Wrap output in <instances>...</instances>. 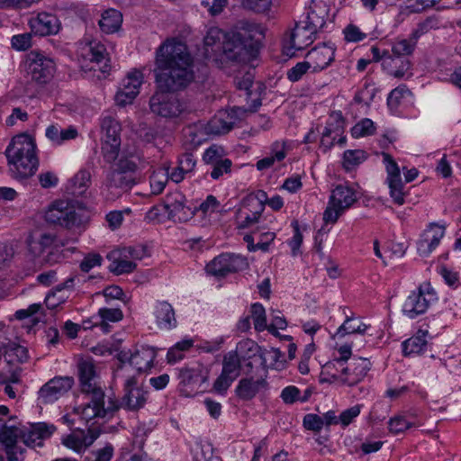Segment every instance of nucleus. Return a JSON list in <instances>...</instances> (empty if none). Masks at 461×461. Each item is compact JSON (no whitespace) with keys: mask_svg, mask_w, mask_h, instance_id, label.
I'll return each instance as SVG.
<instances>
[{"mask_svg":"<svg viewBox=\"0 0 461 461\" xmlns=\"http://www.w3.org/2000/svg\"><path fill=\"white\" fill-rule=\"evenodd\" d=\"M86 394L89 396V402L76 409L77 413L86 422L96 417H105L108 412H112L118 408L117 404L112 401L109 402L107 406L104 405V393L103 390Z\"/></svg>","mask_w":461,"mask_h":461,"instance_id":"15","label":"nucleus"},{"mask_svg":"<svg viewBox=\"0 0 461 461\" xmlns=\"http://www.w3.org/2000/svg\"><path fill=\"white\" fill-rule=\"evenodd\" d=\"M28 25L32 33L38 36L56 34L60 28V23L58 17L47 12L32 14L28 20Z\"/></svg>","mask_w":461,"mask_h":461,"instance_id":"20","label":"nucleus"},{"mask_svg":"<svg viewBox=\"0 0 461 461\" xmlns=\"http://www.w3.org/2000/svg\"><path fill=\"white\" fill-rule=\"evenodd\" d=\"M26 72L31 79L40 85L49 83L56 72L54 60L40 52H31L26 59Z\"/></svg>","mask_w":461,"mask_h":461,"instance_id":"7","label":"nucleus"},{"mask_svg":"<svg viewBox=\"0 0 461 461\" xmlns=\"http://www.w3.org/2000/svg\"><path fill=\"white\" fill-rule=\"evenodd\" d=\"M22 435V430L15 425H7L4 423L0 427V443L7 449L17 443L18 438Z\"/></svg>","mask_w":461,"mask_h":461,"instance_id":"46","label":"nucleus"},{"mask_svg":"<svg viewBox=\"0 0 461 461\" xmlns=\"http://www.w3.org/2000/svg\"><path fill=\"white\" fill-rule=\"evenodd\" d=\"M240 359L232 351L224 356L221 373L227 376L236 379L240 373Z\"/></svg>","mask_w":461,"mask_h":461,"instance_id":"49","label":"nucleus"},{"mask_svg":"<svg viewBox=\"0 0 461 461\" xmlns=\"http://www.w3.org/2000/svg\"><path fill=\"white\" fill-rule=\"evenodd\" d=\"M310 69L312 70V68L308 65L307 60L298 62L287 71L286 76L291 82H297L301 80Z\"/></svg>","mask_w":461,"mask_h":461,"instance_id":"63","label":"nucleus"},{"mask_svg":"<svg viewBox=\"0 0 461 461\" xmlns=\"http://www.w3.org/2000/svg\"><path fill=\"white\" fill-rule=\"evenodd\" d=\"M250 313L255 330L257 331H263L267 330V315L263 305L258 303H253L250 307Z\"/></svg>","mask_w":461,"mask_h":461,"instance_id":"53","label":"nucleus"},{"mask_svg":"<svg viewBox=\"0 0 461 461\" xmlns=\"http://www.w3.org/2000/svg\"><path fill=\"white\" fill-rule=\"evenodd\" d=\"M247 259L240 255L221 254L206 265V272L216 277H223L229 274L241 271L248 267Z\"/></svg>","mask_w":461,"mask_h":461,"instance_id":"14","label":"nucleus"},{"mask_svg":"<svg viewBox=\"0 0 461 461\" xmlns=\"http://www.w3.org/2000/svg\"><path fill=\"white\" fill-rule=\"evenodd\" d=\"M258 31V27L249 23L228 32L218 27L210 28L203 39L204 58L218 67L229 62L249 61L253 55V37Z\"/></svg>","mask_w":461,"mask_h":461,"instance_id":"2","label":"nucleus"},{"mask_svg":"<svg viewBox=\"0 0 461 461\" xmlns=\"http://www.w3.org/2000/svg\"><path fill=\"white\" fill-rule=\"evenodd\" d=\"M209 372L202 365L184 367L179 371V392L185 397H193L202 392V385L207 382Z\"/></svg>","mask_w":461,"mask_h":461,"instance_id":"9","label":"nucleus"},{"mask_svg":"<svg viewBox=\"0 0 461 461\" xmlns=\"http://www.w3.org/2000/svg\"><path fill=\"white\" fill-rule=\"evenodd\" d=\"M205 135L204 125L201 122L190 125L184 130V137L185 138L186 141H188L190 145L194 148L198 147L204 141Z\"/></svg>","mask_w":461,"mask_h":461,"instance_id":"48","label":"nucleus"},{"mask_svg":"<svg viewBox=\"0 0 461 461\" xmlns=\"http://www.w3.org/2000/svg\"><path fill=\"white\" fill-rule=\"evenodd\" d=\"M245 113L246 110L240 107L218 112L209 122L203 123L204 133L211 136L229 132Z\"/></svg>","mask_w":461,"mask_h":461,"instance_id":"13","label":"nucleus"},{"mask_svg":"<svg viewBox=\"0 0 461 461\" xmlns=\"http://www.w3.org/2000/svg\"><path fill=\"white\" fill-rule=\"evenodd\" d=\"M11 45L15 50H27L32 46V32L14 35L11 39Z\"/></svg>","mask_w":461,"mask_h":461,"instance_id":"62","label":"nucleus"},{"mask_svg":"<svg viewBox=\"0 0 461 461\" xmlns=\"http://www.w3.org/2000/svg\"><path fill=\"white\" fill-rule=\"evenodd\" d=\"M78 56L83 62L89 61V70H95V66L106 59V49L100 41L86 37L78 45Z\"/></svg>","mask_w":461,"mask_h":461,"instance_id":"21","label":"nucleus"},{"mask_svg":"<svg viewBox=\"0 0 461 461\" xmlns=\"http://www.w3.org/2000/svg\"><path fill=\"white\" fill-rule=\"evenodd\" d=\"M35 140L29 134L23 133L14 137L5 150L7 160L20 162L21 158L38 159Z\"/></svg>","mask_w":461,"mask_h":461,"instance_id":"17","label":"nucleus"},{"mask_svg":"<svg viewBox=\"0 0 461 461\" xmlns=\"http://www.w3.org/2000/svg\"><path fill=\"white\" fill-rule=\"evenodd\" d=\"M123 381L124 396L122 404L131 411L142 408L148 399V391L139 384L136 375L116 376Z\"/></svg>","mask_w":461,"mask_h":461,"instance_id":"16","label":"nucleus"},{"mask_svg":"<svg viewBox=\"0 0 461 461\" xmlns=\"http://www.w3.org/2000/svg\"><path fill=\"white\" fill-rule=\"evenodd\" d=\"M156 358L153 348L141 346L133 353L122 351L120 354L121 366L115 372V376L136 375L137 377L149 370Z\"/></svg>","mask_w":461,"mask_h":461,"instance_id":"3","label":"nucleus"},{"mask_svg":"<svg viewBox=\"0 0 461 461\" xmlns=\"http://www.w3.org/2000/svg\"><path fill=\"white\" fill-rule=\"evenodd\" d=\"M375 127L372 120L365 118L355 124L351 129V134L354 138H362L374 134Z\"/></svg>","mask_w":461,"mask_h":461,"instance_id":"55","label":"nucleus"},{"mask_svg":"<svg viewBox=\"0 0 461 461\" xmlns=\"http://www.w3.org/2000/svg\"><path fill=\"white\" fill-rule=\"evenodd\" d=\"M194 345L192 339H183L171 347L167 354L168 363H176L185 357V352L189 350Z\"/></svg>","mask_w":461,"mask_h":461,"instance_id":"50","label":"nucleus"},{"mask_svg":"<svg viewBox=\"0 0 461 461\" xmlns=\"http://www.w3.org/2000/svg\"><path fill=\"white\" fill-rule=\"evenodd\" d=\"M154 315L157 326L160 330H169L176 327L175 311L167 302H158L155 307Z\"/></svg>","mask_w":461,"mask_h":461,"instance_id":"33","label":"nucleus"},{"mask_svg":"<svg viewBox=\"0 0 461 461\" xmlns=\"http://www.w3.org/2000/svg\"><path fill=\"white\" fill-rule=\"evenodd\" d=\"M56 430L55 426L39 422L31 427L23 435L24 443L29 447H41L43 440L49 438Z\"/></svg>","mask_w":461,"mask_h":461,"instance_id":"32","label":"nucleus"},{"mask_svg":"<svg viewBox=\"0 0 461 461\" xmlns=\"http://www.w3.org/2000/svg\"><path fill=\"white\" fill-rule=\"evenodd\" d=\"M445 229L444 224L438 223H430L428 226L417 245L420 256H429L438 246L445 235Z\"/></svg>","mask_w":461,"mask_h":461,"instance_id":"22","label":"nucleus"},{"mask_svg":"<svg viewBox=\"0 0 461 461\" xmlns=\"http://www.w3.org/2000/svg\"><path fill=\"white\" fill-rule=\"evenodd\" d=\"M267 375L242 378L236 387L237 395L245 401L253 399L258 393L267 388Z\"/></svg>","mask_w":461,"mask_h":461,"instance_id":"28","label":"nucleus"},{"mask_svg":"<svg viewBox=\"0 0 461 461\" xmlns=\"http://www.w3.org/2000/svg\"><path fill=\"white\" fill-rule=\"evenodd\" d=\"M427 330H419L415 335L402 342V351L407 357H416L423 354L428 348Z\"/></svg>","mask_w":461,"mask_h":461,"instance_id":"34","label":"nucleus"},{"mask_svg":"<svg viewBox=\"0 0 461 461\" xmlns=\"http://www.w3.org/2000/svg\"><path fill=\"white\" fill-rule=\"evenodd\" d=\"M45 135L53 144L61 145L67 140H74L77 136V131L72 126L62 129L59 125L51 124L47 127Z\"/></svg>","mask_w":461,"mask_h":461,"instance_id":"40","label":"nucleus"},{"mask_svg":"<svg viewBox=\"0 0 461 461\" xmlns=\"http://www.w3.org/2000/svg\"><path fill=\"white\" fill-rule=\"evenodd\" d=\"M45 220L67 229H72L81 224V218L74 206L67 201L53 202L45 212Z\"/></svg>","mask_w":461,"mask_h":461,"instance_id":"10","label":"nucleus"},{"mask_svg":"<svg viewBox=\"0 0 461 461\" xmlns=\"http://www.w3.org/2000/svg\"><path fill=\"white\" fill-rule=\"evenodd\" d=\"M437 299V294L430 285L422 284L406 298L402 305V312L406 316L413 319L426 312Z\"/></svg>","mask_w":461,"mask_h":461,"instance_id":"6","label":"nucleus"},{"mask_svg":"<svg viewBox=\"0 0 461 461\" xmlns=\"http://www.w3.org/2000/svg\"><path fill=\"white\" fill-rule=\"evenodd\" d=\"M98 437L99 433L94 429H88L87 431L77 429L68 435L63 436L61 443L66 447L77 453H82L85 452Z\"/></svg>","mask_w":461,"mask_h":461,"instance_id":"25","label":"nucleus"},{"mask_svg":"<svg viewBox=\"0 0 461 461\" xmlns=\"http://www.w3.org/2000/svg\"><path fill=\"white\" fill-rule=\"evenodd\" d=\"M316 33L305 23L296 24L289 40L284 43V53L288 57L295 56L296 51L307 48L314 41Z\"/></svg>","mask_w":461,"mask_h":461,"instance_id":"19","label":"nucleus"},{"mask_svg":"<svg viewBox=\"0 0 461 461\" xmlns=\"http://www.w3.org/2000/svg\"><path fill=\"white\" fill-rule=\"evenodd\" d=\"M155 65L157 91L149 99V109L166 119L178 118L185 104L172 93L185 88L194 78L186 45L176 39L167 40L156 51Z\"/></svg>","mask_w":461,"mask_h":461,"instance_id":"1","label":"nucleus"},{"mask_svg":"<svg viewBox=\"0 0 461 461\" xmlns=\"http://www.w3.org/2000/svg\"><path fill=\"white\" fill-rule=\"evenodd\" d=\"M329 17V8L324 4H314L307 14V20L304 23L307 26L318 32L326 24Z\"/></svg>","mask_w":461,"mask_h":461,"instance_id":"38","label":"nucleus"},{"mask_svg":"<svg viewBox=\"0 0 461 461\" xmlns=\"http://www.w3.org/2000/svg\"><path fill=\"white\" fill-rule=\"evenodd\" d=\"M113 169L132 175L137 169L136 158L133 155H122Z\"/></svg>","mask_w":461,"mask_h":461,"instance_id":"60","label":"nucleus"},{"mask_svg":"<svg viewBox=\"0 0 461 461\" xmlns=\"http://www.w3.org/2000/svg\"><path fill=\"white\" fill-rule=\"evenodd\" d=\"M102 132L101 150L104 160L113 163L119 156L121 146V125L112 115H102L100 118Z\"/></svg>","mask_w":461,"mask_h":461,"instance_id":"5","label":"nucleus"},{"mask_svg":"<svg viewBox=\"0 0 461 461\" xmlns=\"http://www.w3.org/2000/svg\"><path fill=\"white\" fill-rule=\"evenodd\" d=\"M72 284H73V280L69 279L67 282H65L62 285L57 286L55 291L48 294V295L45 298L46 306L50 309H54L60 303H64L65 298L63 296H58V295L65 287H71Z\"/></svg>","mask_w":461,"mask_h":461,"instance_id":"56","label":"nucleus"},{"mask_svg":"<svg viewBox=\"0 0 461 461\" xmlns=\"http://www.w3.org/2000/svg\"><path fill=\"white\" fill-rule=\"evenodd\" d=\"M4 353L10 357V361L16 360L20 363L27 361L29 358L28 350L25 347L15 342L3 344Z\"/></svg>","mask_w":461,"mask_h":461,"instance_id":"51","label":"nucleus"},{"mask_svg":"<svg viewBox=\"0 0 461 461\" xmlns=\"http://www.w3.org/2000/svg\"><path fill=\"white\" fill-rule=\"evenodd\" d=\"M383 68L396 78H409L412 75L409 59L395 58L386 54L383 60Z\"/></svg>","mask_w":461,"mask_h":461,"instance_id":"31","label":"nucleus"},{"mask_svg":"<svg viewBox=\"0 0 461 461\" xmlns=\"http://www.w3.org/2000/svg\"><path fill=\"white\" fill-rule=\"evenodd\" d=\"M21 367L17 366H9L7 370L0 372L1 384H19L21 382Z\"/></svg>","mask_w":461,"mask_h":461,"instance_id":"61","label":"nucleus"},{"mask_svg":"<svg viewBox=\"0 0 461 461\" xmlns=\"http://www.w3.org/2000/svg\"><path fill=\"white\" fill-rule=\"evenodd\" d=\"M411 95L410 90L405 86H400L393 90L388 95L387 104L391 108H397L402 101Z\"/></svg>","mask_w":461,"mask_h":461,"instance_id":"57","label":"nucleus"},{"mask_svg":"<svg viewBox=\"0 0 461 461\" xmlns=\"http://www.w3.org/2000/svg\"><path fill=\"white\" fill-rule=\"evenodd\" d=\"M335 57V48L329 44L319 45L306 55L308 65L312 72H319L328 68Z\"/></svg>","mask_w":461,"mask_h":461,"instance_id":"27","label":"nucleus"},{"mask_svg":"<svg viewBox=\"0 0 461 461\" xmlns=\"http://www.w3.org/2000/svg\"><path fill=\"white\" fill-rule=\"evenodd\" d=\"M224 149L221 146L214 144L204 151L203 159L206 164L213 165L224 159Z\"/></svg>","mask_w":461,"mask_h":461,"instance_id":"59","label":"nucleus"},{"mask_svg":"<svg viewBox=\"0 0 461 461\" xmlns=\"http://www.w3.org/2000/svg\"><path fill=\"white\" fill-rule=\"evenodd\" d=\"M382 158L387 175L385 183L389 188L390 197L394 203L402 205L405 203L407 192L404 191L400 167L390 154L383 152Z\"/></svg>","mask_w":461,"mask_h":461,"instance_id":"11","label":"nucleus"},{"mask_svg":"<svg viewBox=\"0 0 461 461\" xmlns=\"http://www.w3.org/2000/svg\"><path fill=\"white\" fill-rule=\"evenodd\" d=\"M361 410V404H356L348 409L344 410L339 416V424L344 428L348 426L360 414Z\"/></svg>","mask_w":461,"mask_h":461,"instance_id":"64","label":"nucleus"},{"mask_svg":"<svg viewBox=\"0 0 461 461\" xmlns=\"http://www.w3.org/2000/svg\"><path fill=\"white\" fill-rule=\"evenodd\" d=\"M122 22V14L114 9L103 13L99 26L104 33H113L120 28Z\"/></svg>","mask_w":461,"mask_h":461,"instance_id":"41","label":"nucleus"},{"mask_svg":"<svg viewBox=\"0 0 461 461\" xmlns=\"http://www.w3.org/2000/svg\"><path fill=\"white\" fill-rule=\"evenodd\" d=\"M266 194L259 191L258 194L247 195L241 203V207L236 213V221L239 229H247L258 221L265 205L263 199Z\"/></svg>","mask_w":461,"mask_h":461,"instance_id":"8","label":"nucleus"},{"mask_svg":"<svg viewBox=\"0 0 461 461\" xmlns=\"http://www.w3.org/2000/svg\"><path fill=\"white\" fill-rule=\"evenodd\" d=\"M371 368V362L367 358L356 357L350 362L345 361V370L342 385L354 386L361 382Z\"/></svg>","mask_w":461,"mask_h":461,"instance_id":"23","label":"nucleus"},{"mask_svg":"<svg viewBox=\"0 0 461 461\" xmlns=\"http://www.w3.org/2000/svg\"><path fill=\"white\" fill-rule=\"evenodd\" d=\"M417 43L410 37L408 39H396L392 44L391 57L409 59L415 50Z\"/></svg>","mask_w":461,"mask_h":461,"instance_id":"45","label":"nucleus"},{"mask_svg":"<svg viewBox=\"0 0 461 461\" xmlns=\"http://www.w3.org/2000/svg\"><path fill=\"white\" fill-rule=\"evenodd\" d=\"M366 158L367 155L363 149H348L343 154V167L347 171H351L366 161Z\"/></svg>","mask_w":461,"mask_h":461,"instance_id":"47","label":"nucleus"},{"mask_svg":"<svg viewBox=\"0 0 461 461\" xmlns=\"http://www.w3.org/2000/svg\"><path fill=\"white\" fill-rule=\"evenodd\" d=\"M98 316L101 319V324L107 322H117L123 318V313L120 308H100Z\"/></svg>","mask_w":461,"mask_h":461,"instance_id":"58","label":"nucleus"},{"mask_svg":"<svg viewBox=\"0 0 461 461\" xmlns=\"http://www.w3.org/2000/svg\"><path fill=\"white\" fill-rule=\"evenodd\" d=\"M357 200L353 188L339 185L331 191L328 205L323 212V221L334 224L339 218L349 209Z\"/></svg>","mask_w":461,"mask_h":461,"instance_id":"4","label":"nucleus"},{"mask_svg":"<svg viewBox=\"0 0 461 461\" xmlns=\"http://www.w3.org/2000/svg\"><path fill=\"white\" fill-rule=\"evenodd\" d=\"M264 348L258 346L254 340L250 339H245L240 340L236 349L232 351L237 354L238 357L242 361H259L261 364V355L263 354Z\"/></svg>","mask_w":461,"mask_h":461,"instance_id":"36","label":"nucleus"},{"mask_svg":"<svg viewBox=\"0 0 461 461\" xmlns=\"http://www.w3.org/2000/svg\"><path fill=\"white\" fill-rule=\"evenodd\" d=\"M54 242V237L42 233L39 237H32L28 242L29 250L34 257L41 256Z\"/></svg>","mask_w":461,"mask_h":461,"instance_id":"44","label":"nucleus"},{"mask_svg":"<svg viewBox=\"0 0 461 461\" xmlns=\"http://www.w3.org/2000/svg\"><path fill=\"white\" fill-rule=\"evenodd\" d=\"M420 426V422L410 421L403 416H395L388 421V428L392 433L398 434L412 427Z\"/></svg>","mask_w":461,"mask_h":461,"instance_id":"54","label":"nucleus"},{"mask_svg":"<svg viewBox=\"0 0 461 461\" xmlns=\"http://www.w3.org/2000/svg\"><path fill=\"white\" fill-rule=\"evenodd\" d=\"M344 130L345 120L341 112H332L329 116L323 131H325L326 134L338 136V143L344 145L346 143V137L343 136Z\"/></svg>","mask_w":461,"mask_h":461,"instance_id":"39","label":"nucleus"},{"mask_svg":"<svg viewBox=\"0 0 461 461\" xmlns=\"http://www.w3.org/2000/svg\"><path fill=\"white\" fill-rule=\"evenodd\" d=\"M77 371L83 393H95L97 390H102V388L96 384L97 372L92 358H81L77 362Z\"/></svg>","mask_w":461,"mask_h":461,"instance_id":"24","label":"nucleus"},{"mask_svg":"<svg viewBox=\"0 0 461 461\" xmlns=\"http://www.w3.org/2000/svg\"><path fill=\"white\" fill-rule=\"evenodd\" d=\"M263 372L266 375V369L271 367L281 370L285 367V360L282 352L277 348L265 349L261 355V364Z\"/></svg>","mask_w":461,"mask_h":461,"instance_id":"43","label":"nucleus"},{"mask_svg":"<svg viewBox=\"0 0 461 461\" xmlns=\"http://www.w3.org/2000/svg\"><path fill=\"white\" fill-rule=\"evenodd\" d=\"M345 361L343 359H333L327 362L321 373V381L329 384H337L342 385Z\"/></svg>","mask_w":461,"mask_h":461,"instance_id":"35","label":"nucleus"},{"mask_svg":"<svg viewBox=\"0 0 461 461\" xmlns=\"http://www.w3.org/2000/svg\"><path fill=\"white\" fill-rule=\"evenodd\" d=\"M136 184L133 175L112 169L106 176L104 188L112 197H118L122 192L130 190Z\"/></svg>","mask_w":461,"mask_h":461,"instance_id":"26","label":"nucleus"},{"mask_svg":"<svg viewBox=\"0 0 461 461\" xmlns=\"http://www.w3.org/2000/svg\"><path fill=\"white\" fill-rule=\"evenodd\" d=\"M129 252L122 249L111 251L107 258L110 261L109 269L115 275L129 274L135 270L137 264L128 258Z\"/></svg>","mask_w":461,"mask_h":461,"instance_id":"29","label":"nucleus"},{"mask_svg":"<svg viewBox=\"0 0 461 461\" xmlns=\"http://www.w3.org/2000/svg\"><path fill=\"white\" fill-rule=\"evenodd\" d=\"M163 208L172 218L180 221H186L193 214L191 209L185 205V196L180 193L168 195Z\"/></svg>","mask_w":461,"mask_h":461,"instance_id":"30","label":"nucleus"},{"mask_svg":"<svg viewBox=\"0 0 461 461\" xmlns=\"http://www.w3.org/2000/svg\"><path fill=\"white\" fill-rule=\"evenodd\" d=\"M168 178L169 174L167 169L160 167L155 170L149 180L152 194H158L162 193Z\"/></svg>","mask_w":461,"mask_h":461,"instance_id":"52","label":"nucleus"},{"mask_svg":"<svg viewBox=\"0 0 461 461\" xmlns=\"http://www.w3.org/2000/svg\"><path fill=\"white\" fill-rule=\"evenodd\" d=\"M20 162L15 160H8L10 171L15 178H28L33 176L39 167V159H31L23 158Z\"/></svg>","mask_w":461,"mask_h":461,"instance_id":"37","label":"nucleus"},{"mask_svg":"<svg viewBox=\"0 0 461 461\" xmlns=\"http://www.w3.org/2000/svg\"><path fill=\"white\" fill-rule=\"evenodd\" d=\"M75 380L69 375H57L46 382L38 391V402L50 404L65 396L74 386Z\"/></svg>","mask_w":461,"mask_h":461,"instance_id":"12","label":"nucleus"},{"mask_svg":"<svg viewBox=\"0 0 461 461\" xmlns=\"http://www.w3.org/2000/svg\"><path fill=\"white\" fill-rule=\"evenodd\" d=\"M369 326L356 317H348L346 321L339 327L335 337L340 338L348 334H365Z\"/></svg>","mask_w":461,"mask_h":461,"instance_id":"42","label":"nucleus"},{"mask_svg":"<svg viewBox=\"0 0 461 461\" xmlns=\"http://www.w3.org/2000/svg\"><path fill=\"white\" fill-rule=\"evenodd\" d=\"M143 83V74L141 71L133 69L130 71L122 82V86L117 91L114 100L117 105L125 106L132 104L140 93V88Z\"/></svg>","mask_w":461,"mask_h":461,"instance_id":"18","label":"nucleus"}]
</instances>
